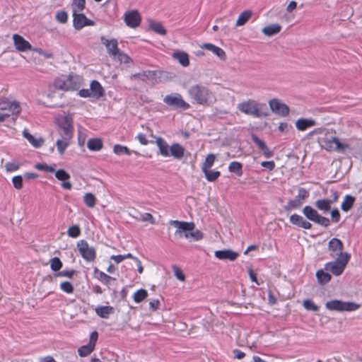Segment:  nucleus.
<instances>
[{"mask_svg":"<svg viewBox=\"0 0 362 362\" xmlns=\"http://www.w3.org/2000/svg\"><path fill=\"white\" fill-rule=\"evenodd\" d=\"M156 144L158 148L160 154L163 157H169L170 146L163 138L156 137Z\"/></svg>","mask_w":362,"mask_h":362,"instance_id":"nucleus-26","label":"nucleus"},{"mask_svg":"<svg viewBox=\"0 0 362 362\" xmlns=\"http://www.w3.org/2000/svg\"><path fill=\"white\" fill-rule=\"evenodd\" d=\"M81 230L76 225L71 226L68 230V235L71 238H77L80 235Z\"/></svg>","mask_w":362,"mask_h":362,"instance_id":"nucleus-53","label":"nucleus"},{"mask_svg":"<svg viewBox=\"0 0 362 362\" xmlns=\"http://www.w3.org/2000/svg\"><path fill=\"white\" fill-rule=\"evenodd\" d=\"M87 147L90 151H98L103 147V142L99 139H91L87 142Z\"/></svg>","mask_w":362,"mask_h":362,"instance_id":"nucleus-36","label":"nucleus"},{"mask_svg":"<svg viewBox=\"0 0 362 362\" xmlns=\"http://www.w3.org/2000/svg\"><path fill=\"white\" fill-rule=\"evenodd\" d=\"M55 177L61 181H64L62 183V187L65 189H71L72 187V185L70 182H68L67 180L70 179L71 176L70 175L66 173L63 169H59L57 171H55Z\"/></svg>","mask_w":362,"mask_h":362,"instance_id":"nucleus-22","label":"nucleus"},{"mask_svg":"<svg viewBox=\"0 0 362 362\" xmlns=\"http://www.w3.org/2000/svg\"><path fill=\"white\" fill-rule=\"evenodd\" d=\"M23 135L35 148L40 147L44 143L42 138H35L27 129L23 130Z\"/></svg>","mask_w":362,"mask_h":362,"instance_id":"nucleus-30","label":"nucleus"},{"mask_svg":"<svg viewBox=\"0 0 362 362\" xmlns=\"http://www.w3.org/2000/svg\"><path fill=\"white\" fill-rule=\"evenodd\" d=\"M60 288L66 293H72L74 291V286L69 281H64L60 284Z\"/></svg>","mask_w":362,"mask_h":362,"instance_id":"nucleus-54","label":"nucleus"},{"mask_svg":"<svg viewBox=\"0 0 362 362\" xmlns=\"http://www.w3.org/2000/svg\"><path fill=\"white\" fill-rule=\"evenodd\" d=\"M344 245L343 243L338 238H332L328 243V251L332 258H339L344 255H349L346 252H343Z\"/></svg>","mask_w":362,"mask_h":362,"instance_id":"nucleus-13","label":"nucleus"},{"mask_svg":"<svg viewBox=\"0 0 362 362\" xmlns=\"http://www.w3.org/2000/svg\"><path fill=\"white\" fill-rule=\"evenodd\" d=\"M75 274H76L75 270L69 269V270H63L62 272H59L56 276L71 279Z\"/></svg>","mask_w":362,"mask_h":362,"instance_id":"nucleus-58","label":"nucleus"},{"mask_svg":"<svg viewBox=\"0 0 362 362\" xmlns=\"http://www.w3.org/2000/svg\"><path fill=\"white\" fill-rule=\"evenodd\" d=\"M103 44L105 46L107 53L113 58L115 57L116 54L120 51L118 48V42L115 39L107 40L104 37H101Z\"/></svg>","mask_w":362,"mask_h":362,"instance_id":"nucleus-18","label":"nucleus"},{"mask_svg":"<svg viewBox=\"0 0 362 362\" xmlns=\"http://www.w3.org/2000/svg\"><path fill=\"white\" fill-rule=\"evenodd\" d=\"M148 296V293L145 289H139L134 293L133 296L134 300L139 303L144 300Z\"/></svg>","mask_w":362,"mask_h":362,"instance_id":"nucleus-46","label":"nucleus"},{"mask_svg":"<svg viewBox=\"0 0 362 362\" xmlns=\"http://www.w3.org/2000/svg\"><path fill=\"white\" fill-rule=\"evenodd\" d=\"M214 255L218 259L234 261L239 255L231 250H222L215 251Z\"/></svg>","mask_w":362,"mask_h":362,"instance_id":"nucleus-21","label":"nucleus"},{"mask_svg":"<svg viewBox=\"0 0 362 362\" xmlns=\"http://www.w3.org/2000/svg\"><path fill=\"white\" fill-rule=\"evenodd\" d=\"M59 126V134H65L73 136V117L71 114H64L57 118Z\"/></svg>","mask_w":362,"mask_h":362,"instance_id":"nucleus-10","label":"nucleus"},{"mask_svg":"<svg viewBox=\"0 0 362 362\" xmlns=\"http://www.w3.org/2000/svg\"><path fill=\"white\" fill-rule=\"evenodd\" d=\"M160 302L158 299H152L149 302L150 309L152 310H156L159 306Z\"/></svg>","mask_w":362,"mask_h":362,"instance_id":"nucleus-64","label":"nucleus"},{"mask_svg":"<svg viewBox=\"0 0 362 362\" xmlns=\"http://www.w3.org/2000/svg\"><path fill=\"white\" fill-rule=\"evenodd\" d=\"M78 250L82 257L87 262H92L95 259L96 252L93 247L90 246L86 240H81L77 244Z\"/></svg>","mask_w":362,"mask_h":362,"instance_id":"nucleus-12","label":"nucleus"},{"mask_svg":"<svg viewBox=\"0 0 362 362\" xmlns=\"http://www.w3.org/2000/svg\"><path fill=\"white\" fill-rule=\"evenodd\" d=\"M201 48L209 50L216 54L219 59L225 60L226 57V52L223 49L211 43H204L202 45Z\"/></svg>","mask_w":362,"mask_h":362,"instance_id":"nucleus-25","label":"nucleus"},{"mask_svg":"<svg viewBox=\"0 0 362 362\" xmlns=\"http://www.w3.org/2000/svg\"><path fill=\"white\" fill-rule=\"evenodd\" d=\"M303 202L296 197L294 199L290 200L287 203L286 206H285V209L286 211L296 209L300 208L303 205Z\"/></svg>","mask_w":362,"mask_h":362,"instance_id":"nucleus-38","label":"nucleus"},{"mask_svg":"<svg viewBox=\"0 0 362 362\" xmlns=\"http://www.w3.org/2000/svg\"><path fill=\"white\" fill-rule=\"evenodd\" d=\"M281 26L279 24H271L265 26L262 32L267 36H272L281 31Z\"/></svg>","mask_w":362,"mask_h":362,"instance_id":"nucleus-32","label":"nucleus"},{"mask_svg":"<svg viewBox=\"0 0 362 362\" xmlns=\"http://www.w3.org/2000/svg\"><path fill=\"white\" fill-rule=\"evenodd\" d=\"M336 199L337 197H335L334 200L325 199L317 200L315 202V206L318 209L322 211H328L331 209V205Z\"/></svg>","mask_w":362,"mask_h":362,"instance_id":"nucleus-33","label":"nucleus"},{"mask_svg":"<svg viewBox=\"0 0 362 362\" xmlns=\"http://www.w3.org/2000/svg\"><path fill=\"white\" fill-rule=\"evenodd\" d=\"M317 124L313 119L300 118L296 122V127L298 131L303 132L307 129L313 127Z\"/></svg>","mask_w":362,"mask_h":362,"instance_id":"nucleus-24","label":"nucleus"},{"mask_svg":"<svg viewBox=\"0 0 362 362\" xmlns=\"http://www.w3.org/2000/svg\"><path fill=\"white\" fill-rule=\"evenodd\" d=\"M59 136L60 138L56 141V146L59 153L63 155L67 147L70 145V141L73 136L67 135V134H59Z\"/></svg>","mask_w":362,"mask_h":362,"instance_id":"nucleus-20","label":"nucleus"},{"mask_svg":"<svg viewBox=\"0 0 362 362\" xmlns=\"http://www.w3.org/2000/svg\"><path fill=\"white\" fill-rule=\"evenodd\" d=\"M333 262H327L325 265L327 271L331 272L335 276H339L344 271L350 259V255H344L339 258H334Z\"/></svg>","mask_w":362,"mask_h":362,"instance_id":"nucleus-7","label":"nucleus"},{"mask_svg":"<svg viewBox=\"0 0 362 362\" xmlns=\"http://www.w3.org/2000/svg\"><path fill=\"white\" fill-rule=\"evenodd\" d=\"M325 308L331 311L352 312L358 310L360 305L354 302L332 300L325 303Z\"/></svg>","mask_w":362,"mask_h":362,"instance_id":"nucleus-6","label":"nucleus"},{"mask_svg":"<svg viewBox=\"0 0 362 362\" xmlns=\"http://www.w3.org/2000/svg\"><path fill=\"white\" fill-rule=\"evenodd\" d=\"M215 161V156L214 154H209L206 159L204 163H203V165L202 167V171H205L206 170L210 169L212 165H214Z\"/></svg>","mask_w":362,"mask_h":362,"instance_id":"nucleus-47","label":"nucleus"},{"mask_svg":"<svg viewBox=\"0 0 362 362\" xmlns=\"http://www.w3.org/2000/svg\"><path fill=\"white\" fill-rule=\"evenodd\" d=\"M124 21L130 28L137 27L141 22V17L137 11L133 10L124 14Z\"/></svg>","mask_w":362,"mask_h":362,"instance_id":"nucleus-17","label":"nucleus"},{"mask_svg":"<svg viewBox=\"0 0 362 362\" xmlns=\"http://www.w3.org/2000/svg\"><path fill=\"white\" fill-rule=\"evenodd\" d=\"M140 220L142 221H149L151 224L156 223L155 218L149 213H144V214H141Z\"/></svg>","mask_w":362,"mask_h":362,"instance_id":"nucleus-60","label":"nucleus"},{"mask_svg":"<svg viewBox=\"0 0 362 362\" xmlns=\"http://www.w3.org/2000/svg\"><path fill=\"white\" fill-rule=\"evenodd\" d=\"M149 28L151 30L160 35H165L166 33L165 28L159 22L151 21L149 24Z\"/></svg>","mask_w":362,"mask_h":362,"instance_id":"nucleus-37","label":"nucleus"},{"mask_svg":"<svg viewBox=\"0 0 362 362\" xmlns=\"http://www.w3.org/2000/svg\"><path fill=\"white\" fill-rule=\"evenodd\" d=\"M98 334L96 331H94L90 334L89 343L78 349V352L79 356L81 357L87 356L93 351L95 343L98 340Z\"/></svg>","mask_w":362,"mask_h":362,"instance_id":"nucleus-14","label":"nucleus"},{"mask_svg":"<svg viewBox=\"0 0 362 362\" xmlns=\"http://www.w3.org/2000/svg\"><path fill=\"white\" fill-rule=\"evenodd\" d=\"M354 202V198L350 195H346L341 204V209L348 211L351 209Z\"/></svg>","mask_w":362,"mask_h":362,"instance_id":"nucleus-42","label":"nucleus"},{"mask_svg":"<svg viewBox=\"0 0 362 362\" xmlns=\"http://www.w3.org/2000/svg\"><path fill=\"white\" fill-rule=\"evenodd\" d=\"M113 151L115 154H117L118 156H121L122 154H127V155L131 154V151L128 149V148L127 146H122L119 144L115 145V146L113 148Z\"/></svg>","mask_w":362,"mask_h":362,"instance_id":"nucleus-48","label":"nucleus"},{"mask_svg":"<svg viewBox=\"0 0 362 362\" xmlns=\"http://www.w3.org/2000/svg\"><path fill=\"white\" fill-rule=\"evenodd\" d=\"M163 102L168 106L172 107L175 109H181V110H188L190 107L189 103H187L184 99L182 96L177 93H173L169 95H167L163 98Z\"/></svg>","mask_w":362,"mask_h":362,"instance_id":"nucleus-8","label":"nucleus"},{"mask_svg":"<svg viewBox=\"0 0 362 362\" xmlns=\"http://www.w3.org/2000/svg\"><path fill=\"white\" fill-rule=\"evenodd\" d=\"M303 305L308 310L317 311L319 310V307L310 299L305 300Z\"/></svg>","mask_w":362,"mask_h":362,"instance_id":"nucleus-52","label":"nucleus"},{"mask_svg":"<svg viewBox=\"0 0 362 362\" xmlns=\"http://www.w3.org/2000/svg\"><path fill=\"white\" fill-rule=\"evenodd\" d=\"M156 73L153 71H144L136 74L133 76L134 78H140L142 81L153 80L156 77Z\"/></svg>","mask_w":362,"mask_h":362,"instance_id":"nucleus-34","label":"nucleus"},{"mask_svg":"<svg viewBox=\"0 0 362 362\" xmlns=\"http://www.w3.org/2000/svg\"><path fill=\"white\" fill-rule=\"evenodd\" d=\"M62 267V262L58 257H53L50 259V268L54 272H58Z\"/></svg>","mask_w":362,"mask_h":362,"instance_id":"nucleus-49","label":"nucleus"},{"mask_svg":"<svg viewBox=\"0 0 362 362\" xmlns=\"http://www.w3.org/2000/svg\"><path fill=\"white\" fill-rule=\"evenodd\" d=\"M187 94L194 103L202 105H209L214 100L212 92L207 87L200 84L189 87Z\"/></svg>","mask_w":362,"mask_h":362,"instance_id":"nucleus-3","label":"nucleus"},{"mask_svg":"<svg viewBox=\"0 0 362 362\" xmlns=\"http://www.w3.org/2000/svg\"><path fill=\"white\" fill-rule=\"evenodd\" d=\"M252 141L257 144L259 148L262 151L263 153L267 156H269V149L265 144V143L259 139L257 136L252 135Z\"/></svg>","mask_w":362,"mask_h":362,"instance_id":"nucleus-41","label":"nucleus"},{"mask_svg":"<svg viewBox=\"0 0 362 362\" xmlns=\"http://www.w3.org/2000/svg\"><path fill=\"white\" fill-rule=\"evenodd\" d=\"M170 224L176 228L175 235L179 238L184 237L187 239H189V233L190 230H193L195 228V224L193 222L173 220L170 221Z\"/></svg>","mask_w":362,"mask_h":362,"instance_id":"nucleus-9","label":"nucleus"},{"mask_svg":"<svg viewBox=\"0 0 362 362\" xmlns=\"http://www.w3.org/2000/svg\"><path fill=\"white\" fill-rule=\"evenodd\" d=\"M12 182L14 187L20 189L23 187V177L21 175L14 176L12 179Z\"/></svg>","mask_w":362,"mask_h":362,"instance_id":"nucleus-56","label":"nucleus"},{"mask_svg":"<svg viewBox=\"0 0 362 362\" xmlns=\"http://www.w3.org/2000/svg\"><path fill=\"white\" fill-rule=\"evenodd\" d=\"M189 235V240L191 241H198L203 238V233L199 230L195 228L193 230H190Z\"/></svg>","mask_w":362,"mask_h":362,"instance_id":"nucleus-51","label":"nucleus"},{"mask_svg":"<svg viewBox=\"0 0 362 362\" xmlns=\"http://www.w3.org/2000/svg\"><path fill=\"white\" fill-rule=\"evenodd\" d=\"M56 19L61 23H65L68 19V14L64 11H59L56 14Z\"/></svg>","mask_w":362,"mask_h":362,"instance_id":"nucleus-55","label":"nucleus"},{"mask_svg":"<svg viewBox=\"0 0 362 362\" xmlns=\"http://www.w3.org/2000/svg\"><path fill=\"white\" fill-rule=\"evenodd\" d=\"M252 14V11L250 10H247V11L242 12L238 16V18L235 23V25L236 26H242L244 24H245L249 21V19L251 18Z\"/></svg>","mask_w":362,"mask_h":362,"instance_id":"nucleus-35","label":"nucleus"},{"mask_svg":"<svg viewBox=\"0 0 362 362\" xmlns=\"http://www.w3.org/2000/svg\"><path fill=\"white\" fill-rule=\"evenodd\" d=\"M237 108L241 112L256 118L264 117L269 115L265 105L259 103L252 99H248L238 103Z\"/></svg>","mask_w":362,"mask_h":362,"instance_id":"nucleus-4","label":"nucleus"},{"mask_svg":"<svg viewBox=\"0 0 362 362\" xmlns=\"http://www.w3.org/2000/svg\"><path fill=\"white\" fill-rule=\"evenodd\" d=\"M185 148L179 144H173L170 148V156L175 159H181L184 156Z\"/></svg>","mask_w":362,"mask_h":362,"instance_id":"nucleus-27","label":"nucleus"},{"mask_svg":"<svg viewBox=\"0 0 362 362\" xmlns=\"http://www.w3.org/2000/svg\"><path fill=\"white\" fill-rule=\"evenodd\" d=\"M303 213L304 216L311 221L325 227L329 226V220L327 218L321 216L310 206H305L303 209Z\"/></svg>","mask_w":362,"mask_h":362,"instance_id":"nucleus-11","label":"nucleus"},{"mask_svg":"<svg viewBox=\"0 0 362 362\" xmlns=\"http://www.w3.org/2000/svg\"><path fill=\"white\" fill-rule=\"evenodd\" d=\"M173 269L175 277L180 281H184L185 279V276L182 271L177 266H173Z\"/></svg>","mask_w":362,"mask_h":362,"instance_id":"nucleus-57","label":"nucleus"},{"mask_svg":"<svg viewBox=\"0 0 362 362\" xmlns=\"http://www.w3.org/2000/svg\"><path fill=\"white\" fill-rule=\"evenodd\" d=\"M242 164L239 162L233 161L231 162L228 166V170L230 172L234 173L238 176L242 175Z\"/></svg>","mask_w":362,"mask_h":362,"instance_id":"nucleus-43","label":"nucleus"},{"mask_svg":"<svg viewBox=\"0 0 362 362\" xmlns=\"http://www.w3.org/2000/svg\"><path fill=\"white\" fill-rule=\"evenodd\" d=\"M21 110V103L16 100L8 98L0 99V122L9 119L16 121Z\"/></svg>","mask_w":362,"mask_h":362,"instance_id":"nucleus-2","label":"nucleus"},{"mask_svg":"<svg viewBox=\"0 0 362 362\" xmlns=\"http://www.w3.org/2000/svg\"><path fill=\"white\" fill-rule=\"evenodd\" d=\"M172 57L177 59L179 63L183 66H187L189 64V59L188 54L185 52H175Z\"/></svg>","mask_w":362,"mask_h":362,"instance_id":"nucleus-31","label":"nucleus"},{"mask_svg":"<svg viewBox=\"0 0 362 362\" xmlns=\"http://www.w3.org/2000/svg\"><path fill=\"white\" fill-rule=\"evenodd\" d=\"M205 175L206 179L209 182L215 181L221 175L219 171L211 170L210 169L203 171Z\"/></svg>","mask_w":362,"mask_h":362,"instance_id":"nucleus-44","label":"nucleus"},{"mask_svg":"<svg viewBox=\"0 0 362 362\" xmlns=\"http://www.w3.org/2000/svg\"><path fill=\"white\" fill-rule=\"evenodd\" d=\"M309 196V192L304 188H299L298 195L296 196L297 198L300 199L304 202L305 199H307Z\"/></svg>","mask_w":362,"mask_h":362,"instance_id":"nucleus-61","label":"nucleus"},{"mask_svg":"<svg viewBox=\"0 0 362 362\" xmlns=\"http://www.w3.org/2000/svg\"><path fill=\"white\" fill-rule=\"evenodd\" d=\"M73 25L76 30H81L85 26L94 25L93 21L87 18L86 16L81 12L73 14Z\"/></svg>","mask_w":362,"mask_h":362,"instance_id":"nucleus-15","label":"nucleus"},{"mask_svg":"<svg viewBox=\"0 0 362 362\" xmlns=\"http://www.w3.org/2000/svg\"><path fill=\"white\" fill-rule=\"evenodd\" d=\"M83 83L81 76L76 74L61 76L57 78L54 82V86L62 90H75L78 89Z\"/></svg>","mask_w":362,"mask_h":362,"instance_id":"nucleus-5","label":"nucleus"},{"mask_svg":"<svg viewBox=\"0 0 362 362\" xmlns=\"http://www.w3.org/2000/svg\"><path fill=\"white\" fill-rule=\"evenodd\" d=\"M114 60L119 62L120 63L128 64L130 62V57L122 51H119L116 54L115 57L112 58Z\"/></svg>","mask_w":362,"mask_h":362,"instance_id":"nucleus-50","label":"nucleus"},{"mask_svg":"<svg viewBox=\"0 0 362 362\" xmlns=\"http://www.w3.org/2000/svg\"><path fill=\"white\" fill-rule=\"evenodd\" d=\"M13 40L16 49L19 52H26L32 48L30 42L18 34L13 35Z\"/></svg>","mask_w":362,"mask_h":362,"instance_id":"nucleus-19","label":"nucleus"},{"mask_svg":"<svg viewBox=\"0 0 362 362\" xmlns=\"http://www.w3.org/2000/svg\"><path fill=\"white\" fill-rule=\"evenodd\" d=\"M115 309L112 306H98L95 308V313L102 318L107 319L110 315L113 314Z\"/></svg>","mask_w":362,"mask_h":362,"instance_id":"nucleus-29","label":"nucleus"},{"mask_svg":"<svg viewBox=\"0 0 362 362\" xmlns=\"http://www.w3.org/2000/svg\"><path fill=\"white\" fill-rule=\"evenodd\" d=\"M271 110L281 116H286L289 113V108L278 99H272L269 102Z\"/></svg>","mask_w":362,"mask_h":362,"instance_id":"nucleus-16","label":"nucleus"},{"mask_svg":"<svg viewBox=\"0 0 362 362\" xmlns=\"http://www.w3.org/2000/svg\"><path fill=\"white\" fill-rule=\"evenodd\" d=\"M83 201L87 206L93 208L95 205L96 198L93 194L87 193L83 197Z\"/></svg>","mask_w":362,"mask_h":362,"instance_id":"nucleus-45","label":"nucleus"},{"mask_svg":"<svg viewBox=\"0 0 362 362\" xmlns=\"http://www.w3.org/2000/svg\"><path fill=\"white\" fill-rule=\"evenodd\" d=\"M90 90L93 98H99L103 95V88L100 83L97 81H93L90 83Z\"/></svg>","mask_w":362,"mask_h":362,"instance_id":"nucleus-28","label":"nucleus"},{"mask_svg":"<svg viewBox=\"0 0 362 362\" xmlns=\"http://www.w3.org/2000/svg\"><path fill=\"white\" fill-rule=\"evenodd\" d=\"M289 220L292 224L304 229H310L312 228V224L309 221H306L303 216L298 214L291 215L289 218Z\"/></svg>","mask_w":362,"mask_h":362,"instance_id":"nucleus-23","label":"nucleus"},{"mask_svg":"<svg viewBox=\"0 0 362 362\" xmlns=\"http://www.w3.org/2000/svg\"><path fill=\"white\" fill-rule=\"evenodd\" d=\"M5 167L7 171L11 172L17 170L19 168L20 165L18 162L13 161L7 163Z\"/></svg>","mask_w":362,"mask_h":362,"instance_id":"nucleus-62","label":"nucleus"},{"mask_svg":"<svg viewBox=\"0 0 362 362\" xmlns=\"http://www.w3.org/2000/svg\"><path fill=\"white\" fill-rule=\"evenodd\" d=\"M316 277L318 282L321 284H325L331 280V275L322 269L317 272Z\"/></svg>","mask_w":362,"mask_h":362,"instance_id":"nucleus-39","label":"nucleus"},{"mask_svg":"<svg viewBox=\"0 0 362 362\" xmlns=\"http://www.w3.org/2000/svg\"><path fill=\"white\" fill-rule=\"evenodd\" d=\"M318 144L322 149L327 151H336L344 153L351 148L347 143L342 142L338 139L332 130L326 129L323 136L317 139Z\"/></svg>","mask_w":362,"mask_h":362,"instance_id":"nucleus-1","label":"nucleus"},{"mask_svg":"<svg viewBox=\"0 0 362 362\" xmlns=\"http://www.w3.org/2000/svg\"><path fill=\"white\" fill-rule=\"evenodd\" d=\"M98 274V279L105 284H108L112 279L111 276H108L103 272H100Z\"/></svg>","mask_w":362,"mask_h":362,"instance_id":"nucleus-63","label":"nucleus"},{"mask_svg":"<svg viewBox=\"0 0 362 362\" xmlns=\"http://www.w3.org/2000/svg\"><path fill=\"white\" fill-rule=\"evenodd\" d=\"M35 168L38 170H44L46 172H50V173L55 172L54 168L53 166L48 165L47 164L38 163L35 165Z\"/></svg>","mask_w":362,"mask_h":362,"instance_id":"nucleus-59","label":"nucleus"},{"mask_svg":"<svg viewBox=\"0 0 362 362\" xmlns=\"http://www.w3.org/2000/svg\"><path fill=\"white\" fill-rule=\"evenodd\" d=\"M85 0H73V3L71 4L73 14L81 12L85 8Z\"/></svg>","mask_w":362,"mask_h":362,"instance_id":"nucleus-40","label":"nucleus"}]
</instances>
